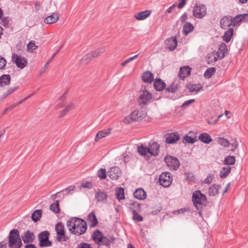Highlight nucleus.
<instances>
[{
  "mask_svg": "<svg viewBox=\"0 0 248 248\" xmlns=\"http://www.w3.org/2000/svg\"><path fill=\"white\" fill-rule=\"evenodd\" d=\"M121 170L118 167H114L110 169L108 172V176L113 180H117L120 176Z\"/></svg>",
  "mask_w": 248,
  "mask_h": 248,
  "instance_id": "dca6fc26",
  "label": "nucleus"
},
{
  "mask_svg": "<svg viewBox=\"0 0 248 248\" xmlns=\"http://www.w3.org/2000/svg\"><path fill=\"white\" fill-rule=\"evenodd\" d=\"M11 77L9 75H3L0 78V86H5L10 84Z\"/></svg>",
  "mask_w": 248,
  "mask_h": 248,
  "instance_id": "cd10ccee",
  "label": "nucleus"
},
{
  "mask_svg": "<svg viewBox=\"0 0 248 248\" xmlns=\"http://www.w3.org/2000/svg\"><path fill=\"white\" fill-rule=\"evenodd\" d=\"M166 47L170 50H173L177 46V40L175 37H172L165 40Z\"/></svg>",
  "mask_w": 248,
  "mask_h": 248,
  "instance_id": "2eb2a0df",
  "label": "nucleus"
},
{
  "mask_svg": "<svg viewBox=\"0 0 248 248\" xmlns=\"http://www.w3.org/2000/svg\"><path fill=\"white\" fill-rule=\"evenodd\" d=\"M172 181V176L170 172H162L159 176V182L164 187L169 186L171 184Z\"/></svg>",
  "mask_w": 248,
  "mask_h": 248,
  "instance_id": "39448f33",
  "label": "nucleus"
},
{
  "mask_svg": "<svg viewBox=\"0 0 248 248\" xmlns=\"http://www.w3.org/2000/svg\"><path fill=\"white\" fill-rule=\"evenodd\" d=\"M138 152L141 155H145L147 154H149V150L148 147H147L143 145V144H141L139 145L137 147Z\"/></svg>",
  "mask_w": 248,
  "mask_h": 248,
  "instance_id": "f704fd0d",
  "label": "nucleus"
},
{
  "mask_svg": "<svg viewBox=\"0 0 248 248\" xmlns=\"http://www.w3.org/2000/svg\"><path fill=\"white\" fill-rule=\"evenodd\" d=\"M74 104L73 103H69L68 104L63 111L61 113V116L63 117L67 112L72 110L74 108Z\"/></svg>",
  "mask_w": 248,
  "mask_h": 248,
  "instance_id": "603ef678",
  "label": "nucleus"
},
{
  "mask_svg": "<svg viewBox=\"0 0 248 248\" xmlns=\"http://www.w3.org/2000/svg\"><path fill=\"white\" fill-rule=\"evenodd\" d=\"M191 72V68L188 66H185L181 67L180 69L179 77L182 79L190 75Z\"/></svg>",
  "mask_w": 248,
  "mask_h": 248,
  "instance_id": "aec40b11",
  "label": "nucleus"
},
{
  "mask_svg": "<svg viewBox=\"0 0 248 248\" xmlns=\"http://www.w3.org/2000/svg\"><path fill=\"white\" fill-rule=\"evenodd\" d=\"M75 189V186L71 185L65 188L63 191H65L67 194H72Z\"/></svg>",
  "mask_w": 248,
  "mask_h": 248,
  "instance_id": "e2e57ef3",
  "label": "nucleus"
},
{
  "mask_svg": "<svg viewBox=\"0 0 248 248\" xmlns=\"http://www.w3.org/2000/svg\"><path fill=\"white\" fill-rule=\"evenodd\" d=\"M220 188V186L217 184L211 185L208 189V195L210 196H215L218 194V191Z\"/></svg>",
  "mask_w": 248,
  "mask_h": 248,
  "instance_id": "5701e85b",
  "label": "nucleus"
},
{
  "mask_svg": "<svg viewBox=\"0 0 248 248\" xmlns=\"http://www.w3.org/2000/svg\"><path fill=\"white\" fill-rule=\"evenodd\" d=\"M88 219L92 222V225L93 226H96L98 223L97 219L93 213H91L89 214L88 216Z\"/></svg>",
  "mask_w": 248,
  "mask_h": 248,
  "instance_id": "de8ad7c7",
  "label": "nucleus"
},
{
  "mask_svg": "<svg viewBox=\"0 0 248 248\" xmlns=\"http://www.w3.org/2000/svg\"><path fill=\"white\" fill-rule=\"evenodd\" d=\"M192 13L196 18L202 19L206 14V7L203 4H197L194 7Z\"/></svg>",
  "mask_w": 248,
  "mask_h": 248,
  "instance_id": "0eeeda50",
  "label": "nucleus"
},
{
  "mask_svg": "<svg viewBox=\"0 0 248 248\" xmlns=\"http://www.w3.org/2000/svg\"><path fill=\"white\" fill-rule=\"evenodd\" d=\"M134 121V118L131 114L130 115L125 117L124 119V122L125 124H130L131 122Z\"/></svg>",
  "mask_w": 248,
  "mask_h": 248,
  "instance_id": "0e129e2a",
  "label": "nucleus"
},
{
  "mask_svg": "<svg viewBox=\"0 0 248 248\" xmlns=\"http://www.w3.org/2000/svg\"><path fill=\"white\" fill-rule=\"evenodd\" d=\"M92 183L91 182H86L85 183H83L81 184L80 186V188H85L87 189H91L93 187Z\"/></svg>",
  "mask_w": 248,
  "mask_h": 248,
  "instance_id": "bf43d9fd",
  "label": "nucleus"
},
{
  "mask_svg": "<svg viewBox=\"0 0 248 248\" xmlns=\"http://www.w3.org/2000/svg\"><path fill=\"white\" fill-rule=\"evenodd\" d=\"M221 27L225 29L227 27L232 26V18L230 19L227 16H224L220 22Z\"/></svg>",
  "mask_w": 248,
  "mask_h": 248,
  "instance_id": "393cba45",
  "label": "nucleus"
},
{
  "mask_svg": "<svg viewBox=\"0 0 248 248\" xmlns=\"http://www.w3.org/2000/svg\"><path fill=\"white\" fill-rule=\"evenodd\" d=\"M165 161L167 165L172 170H176L180 166V162L177 158L171 156H166Z\"/></svg>",
  "mask_w": 248,
  "mask_h": 248,
  "instance_id": "9d476101",
  "label": "nucleus"
},
{
  "mask_svg": "<svg viewBox=\"0 0 248 248\" xmlns=\"http://www.w3.org/2000/svg\"><path fill=\"white\" fill-rule=\"evenodd\" d=\"M66 226L71 233L78 236L84 234L87 229L86 221L78 217L69 219L66 222Z\"/></svg>",
  "mask_w": 248,
  "mask_h": 248,
  "instance_id": "f257e3e1",
  "label": "nucleus"
},
{
  "mask_svg": "<svg viewBox=\"0 0 248 248\" xmlns=\"http://www.w3.org/2000/svg\"><path fill=\"white\" fill-rule=\"evenodd\" d=\"M94 56L92 51L87 53L85 57L81 60V63L84 64H87L92 60L94 58Z\"/></svg>",
  "mask_w": 248,
  "mask_h": 248,
  "instance_id": "4c0bfd02",
  "label": "nucleus"
},
{
  "mask_svg": "<svg viewBox=\"0 0 248 248\" xmlns=\"http://www.w3.org/2000/svg\"><path fill=\"white\" fill-rule=\"evenodd\" d=\"M199 139L202 142L208 144L212 141L211 137L207 133H204L199 136Z\"/></svg>",
  "mask_w": 248,
  "mask_h": 248,
  "instance_id": "c756f323",
  "label": "nucleus"
},
{
  "mask_svg": "<svg viewBox=\"0 0 248 248\" xmlns=\"http://www.w3.org/2000/svg\"><path fill=\"white\" fill-rule=\"evenodd\" d=\"M231 170L232 168L230 166L222 167L220 171L219 176L221 178H226L231 172Z\"/></svg>",
  "mask_w": 248,
  "mask_h": 248,
  "instance_id": "c85d7f7f",
  "label": "nucleus"
},
{
  "mask_svg": "<svg viewBox=\"0 0 248 248\" xmlns=\"http://www.w3.org/2000/svg\"><path fill=\"white\" fill-rule=\"evenodd\" d=\"M139 56V54L136 55L132 57H130L127 59L126 60L124 61L122 63V65L123 66H125L128 63L130 62L135 60L137 59Z\"/></svg>",
  "mask_w": 248,
  "mask_h": 248,
  "instance_id": "052dcab7",
  "label": "nucleus"
},
{
  "mask_svg": "<svg viewBox=\"0 0 248 248\" xmlns=\"http://www.w3.org/2000/svg\"><path fill=\"white\" fill-rule=\"evenodd\" d=\"M233 29L232 28L229 29L225 32L223 38L226 42L228 43L231 40L233 35Z\"/></svg>",
  "mask_w": 248,
  "mask_h": 248,
  "instance_id": "473e14b6",
  "label": "nucleus"
},
{
  "mask_svg": "<svg viewBox=\"0 0 248 248\" xmlns=\"http://www.w3.org/2000/svg\"><path fill=\"white\" fill-rule=\"evenodd\" d=\"M238 146V142L235 139H232L229 142V147H231V150L232 152H234L235 149Z\"/></svg>",
  "mask_w": 248,
  "mask_h": 248,
  "instance_id": "8fccbe9b",
  "label": "nucleus"
},
{
  "mask_svg": "<svg viewBox=\"0 0 248 248\" xmlns=\"http://www.w3.org/2000/svg\"><path fill=\"white\" fill-rule=\"evenodd\" d=\"M34 233L29 230L24 232L22 236V239L25 244L31 243L34 239Z\"/></svg>",
  "mask_w": 248,
  "mask_h": 248,
  "instance_id": "4468645a",
  "label": "nucleus"
},
{
  "mask_svg": "<svg viewBox=\"0 0 248 248\" xmlns=\"http://www.w3.org/2000/svg\"><path fill=\"white\" fill-rule=\"evenodd\" d=\"M22 245L19 232L17 229L12 230L8 236V247L9 248H20Z\"/></svg>",
  "mask_w": 248,
  "mask_h": 248,
  "instance_id": "f03ea898",
  "label": "nucleus"
},
{
  "mask_svg": "<svg viewBox=\"0 0 248 248\" xmlns=\"http://www.w3.org/2000/svg\"><path fill=\"white\" fill-rule=\"evenodd\" d=\"M151 14V11L145 10L144 11H141L135 14L134 17L138 20H143L149 17Z\"/></svg>",
  "mask_w": 248,
  "mask_h": 248,
  "instance_id": "412c9836",
  "label": "nucleus"
},
{
  "mask_svg": "<svg viewBox=\"0 0 248 248\" xmlns=\"http://www.w3.org/2000/svg\"><path fill=\"white\" fill-rule=\"evenodd\" d=\"M103 238L102 234L99 230L95 231L92 235V238L97 243L101 242Z\"/></svg>",
  "mask_w": 248,
  "mask_h": 248,
  "instance_id": "2f4dec72",
  "label": "nucleus"
},
{
  "mask_svg": "<svg viewBox=\"0 0 248 248\" xmlns=\"http://www.w3.org/2000/svg\"><path fill=\"white\" fill-rule=\"evenodd\" d=\"M50 209L55 213H58L60 211L59 201H56L50 206Z\"/></svg>",
  "mask_w": 248,
  "mask_h": 248,
  "instance_id": "c03bdc74",
  "label": "nucleus"
},
{
  "mask_svg": "<svg viewBox=\"0 0 248 248\" xmlns=\"http://www.w3.org/2000/svg\"><path fill=\"white\" fill-rule=\"evenodd\" d=\"M154 85L157 91H162L165 86V83L160 79H156L154 81Z\"/></svg>",
  "mask_w": 248,
  "mask_h": 248,
  "instance_id": "7c9ffc66",
  "label": "nucleus"
},
{
  "mask_svg": "<svg viewBox=\"0 0 248 248\" xmlns=\"http://www.w3.org/2000/svg\"><path fill=\"white\" fill-rule=\"evenodd\" d=\"M98 176L101 179H104L106 178V170L105 169H100L98 171Z\"/></svg>",
  "mask_w": 248,
  "mask_h": 248,
  "instance_id": "864d4df0",
  "label": "nucleus"
},
{
  "mask_svg": "<svg viewBox=\"0 0 248 248\" xmlns=\"http://www.w3.org/2000/svg\"><path fill=\"white\" fill-rule=\"evenodd\" d=\"M38 47V46L36 45L35 43L33 41H30L27 45V49L30 52H32Z\"/></svg>",
  "mask_w": 248,
  "mask_h": 248,
  "instance_id": "09e8293b",
  "label": "nucleus"
},
{
  "mask_svg": "<svg viewBox=\"0 0 248 248\" xmlns=\"http://www.w3.org/2000/svg\"><path fill=\"white\" fill-rule=\"evenodd\" d=\"M105 51L104 47H102L96 49L94 51H92L95 58L100 56Z\"/></svg>",
  "mask_w": 248,
  "mask_h": 248,
  "instance_id": "3c124183",
  "label": "nucleus"
},
{
  "mask_svg": "<svg viewBox=\"0 0 248 248\" xmlns=\"http://www.w3.org/2000/svg\"><path fill=\"white\" fill-rule=\"evenodd\" d=\"M180 139V136L177 133L168 134L166 138V142L168 144H175Z\"/></svg>",
  "mask_w": 248,
  "mask_h": 248,
  "instance_id": "ddd939ff",
  "label": "nucleus"
},
{
  "mask_svg": "<svg viewBox=\"0 0 248 248\" xmlns=\"http://www.w3.org/2000/svg\"><path fill=\"white\" fill-rule=\"evenodd\" d=\"M134 197L139 200H144L146 197L145 191L142 188H138L134 192Z\"/></svg>",
  "mask_w": 248,
  "mask_h": 248,
  "instance_id": "b1692460",
  "label": "nucleus"
},
{
  "mask_svg": "<svg viewBox=\"0 0 248 248\" xmlns=\"http://www.w3.org/2000/svg\"><path fill=\"white\" fill-rule=\"evenodd\" d=\"M131 114L134 118V121H138L144 118L146 116L147 113L145 110L140 109L133 111Z\"/></svg>",
  "mask_w": 248,
  "mask_h": 248,
  "instance_id": "f8f14e48",
  "label": "nucleus"
},
{
  "mask_svg": "<svg viewBox=\"0 0 248 248\" xmlns=\"http://www.w3.org/2000/svg\"><path fill=\"white\" fill-rule=\"evenodd\" d=\"M7 62L5 59L2 57H0V69H3L6 65Z\"/></svg>",
  "mask_w": 248,
  "mask_h": 248,
  "instance_id": "69168bd1",
  "label": "nucleus"
},
{
  "mask_svg": "<svg viewBox=\"0 0 248 248\" xmlns=\"http://www.w3.org/2000/svg\"><path fill=\"white\" fill-rule=\"evenodd\" d=\"M177 88V85L175 83H172L167 88V91L170 93H174Z\"/></svg>",
  "mask_w": 248,
  "mask_h": 248,
  "instance_id": "13d9d810",
  "label": "nucleus"
},
{
  "mask_svg": "<svg viewBox=\"0 0 248 248\" xmlns=\"http://www.w3.org/2000/svg\"><path fill=\"white\" fill-rule=\"evenodd\" d=\"M216 52L217 53L218 57L219 58V59L223 58L228 52L226 45L224 43L220 44L218 46V50Z\"/></svg>",
  "mask_w": 248,
  "mask_h": 248,
  "instance_id": "6ab92c4d",
  "label": "nucleus"
},
{
  "mask_svg": "<svg viewBox=\"0 0 248 248\" xmlns=\"http://www.w3.org/2000/svg\"><path fill=\"white\" fill-rule=\"evenodd\" d=\"M152 93L146 90L141 91L138 98L140 105H145L152 99Z\"/></svg>",
  "mask_w": 248,
  "mask_h": 248,
  "instance_id": "6e6552de",
  "label": "nucleus"
},
{
  "mask_svg": "<svg viewBox=\"0 0 248 248\" xmlns=\"http://www.w3.org/2000/svg\"><path fill=\"white\" fill-rule=\"evenodd\" d=\"M114 238L112 236L103 237L101 242H102L103 244L108 246L114 242Z\"/></svg>",
  "mask_w": 248,
  "mask_h": 248,
  "instance_id": "a19ab883",
  "label": "nucleus"
},
{
  "mask_svg": "<svg viewBox=\"0 0 248 248\" xmlns=\"http://www.w3.org/2000/svg\"><path fill=\"white\" fill-rule=\"evenodd\" d=\"M217 142L224 147H229V142L223 138L219 137L217 139Z\"/></svg>",
  "mask_w": 248,
  "mask_h": 248,
  "instance_id": "49530a36",
  "label": "nucleus"
},
{
  "mask_svg": "<svg viewBox=\"0 0 248 248\" xmlns=\"http://www.w3.org/2000/svg\"><path fill=\"white\" fill-rule=\"evenodd\" d=\"M59 19V15L57 13H54L51 15L46 17L44 22L47 24H52L57 22Z\"/></svg>",
  "mask_w": 248,
  "mask_h": 248,
  "instance_id": "a211bd4d",
  "label": "nucleus"
},
{
  "mask_svg": "<svg viewBox=\"0 0 248 248\" xmlns=\"http://www.w3.org/2000/svg\"><path fill=\"white\" fill-rule=\"evenodd\" d=\"M214 178V176L213 174H209L206 177V178L204 179V180L203 181V183L209 185L212 182Z\"/></svg>",
  "mask_w": 248,
  "mask_h": 248,
  "instance_id": "6e6d98bb",
  "label": "nucleus"
},
{
  "mask_svg": "<svg viewBox=\"0 0 248 248\" xmlns=\"http://www.w3.org/2000/svg\"><path fill=\"white\" fill-rule=\"evenodd\" d=\"M195 99H190V100H187V101L184 102L182 104L181 107L184 108L185 107L188 106L189 105H190L191 104L194 103L195 102Z\"/></svg>",
  "mask_w": 248,
  "mask_h": 248,
  "instance_id": "338daca9",
  "label": "nucleus"
},
{
  "mask_svg": "<svg viewBox=\"0 0 248 248\" xmlns=\"http://www.w3.org/2000/svg\"><path fill=\"white\" fill-rule=\"evenodd\" d=\"M12 61L16 64L18 68L21 69L25 68L27 64V61L24 57L18 55L16 53H13Z\"/></svg>",
  "mask_w": 248,
  "mask_h": 248,
  "instance_id": "423d86ee",
  "label": "nucleus"
},
{
  "mask_svg": "<svg viewBox=\"0 0 248 248\" xmlns=\"http://www.w3.org/2000/svg\"><path fill=\"white\" fill-rule=\"evenodd\" d=\"M77 248H91L89 244L86 243H81L78 245Z\"/></svg>",
  "mask_w": 248,
  "mask_h": 248,
  "instance_id": "774afa93",
  "label": "nucleus"
},
{
  "mask_svg": "<svg viewBox=\"0 0 248 248\" xmlns=\"http://www.w3.org/2000/svg\"><path fill=\"white\" fill-rule=\"evenodd\" d=\"M111 129H108L106 130H101L99 131L95 138V141H97L100 139L104 138L109 135Z\"/></svg>",
  "mask_w": 248,
  "mask_h": 248,
  "instance_id": "bb28decb",
  "label": "nucleus"
},
{
  "mask_svg": "<svg viewBox=\"0 0 248 248\" xmlns=\"http://www.w3.org/2000/svg\"><path fill=\"white\" fill-rule=\"evenodd\" d=\"M192 200L194 205L199 209L205 203L207 199L205 195L202 193L200 190H197L193 193Z\"/></svg>",
  "mask_w": 248,
  "mask_h": 248,
  "instance_id": "7ed1b4c3",
  "label": "nucleus"
},
{
  "mask_svg": "<svg viewBox=\"0 0 248 248\" xmlns=\"http://www.w3.org/2000/svg\"><path fill=\"white\" fill-rule=\"evenodd\" d=\"M62 48V46H61L52 56V57L48 60L46 63L45 65L42 68L41 70V73H43L45 72L47 68L48 64L51 62L52 59L54 58V57L57 55V54L60 51L61 49Z\"/></svg>",
  "mask_w": 248,
  "mask_h": 248,
  "instance_id": "79ce46f5",
  "label": "nucleus"
},
{
  "mask_svg": "<svg viewBox=\"0 0 248 248\" xmlns=\"http://www.w3.org/2000/svg\"><path fill=\"white\" fill-rule=\"evenodd\" d=\"M195 139L188 136H185L184 137L183 142L188 143H193L195 142Z\"/></svg>",
  "mask_w": 248,
  "mask_h": 248,
  "instance_id": "4d7b16f0",
  "label": "nucleus"
},
{
  "mask_svg": "<svg viewBox=\"0 0 248 248\" xmlns=\"http://www.w3.org/2000/svg\"><path fill=\"white\" fill-rule=\"evenodd\" d=\"M133 219L138 222H140L143 220V217L140 214H139L135 210H133Z\"/></svg>",
  "mask_w": 248,
  "mask_h": 248,
  "instance_id": "5fc2aeb1",
  "label": "nucleus"
},
{
  "mask_svg": "<svg viewBox=\"0 0 248 248\" xmlns=\"http://www.w3.org/2000/svg\"><path fill=\"white\" fill-rule=\"evenodd\" d=\"M42 216V210H36L33 212L31 215V218L33 221L34 222H37L38 221Z\"/></svg>",
  "mask_w": 248,
  "mask_h": 248,
  "instance_id": "ea45409f",
  "label": "nucleus"
},
{
  "mask_svg": "<svg viewBox=\"0 0 248 248\" xmlns=\"http://www.w3.org/2000/svg\"><path fill=\"white\" fill-rule=\"evenodd\" d=\"M154 78V75L149 71L145 72L142 76V78L144 82L148 83L153 81Z\"/></svg>",
  "mask_w": 248,
  "mask_h": 248,
  "instance_id": "a878e982",
  "label": "nucleus"
},
{
  "mask_svg": "<svg viewBox=\"0 0 248 248\" xmlns=\"http://www.w3.org/2000/svg\"><path fill=\"white\" fill-rule=\"evenodd\" d=\"M17 89V87L9 88L6 92H5L3 93V96L4 97L8 96L9 95L12 94L15 91H16Z\"/></svg>",
  "mask_w": 248,
  "mask_h": 248,
  "instance_id": "680f3d73",
  "label": "nucleus"
},
{
  "mask_svg": "<svg viewBox=\"0 0 248 248\" xmlns=\"http://www.w3.org/2000/svg\"><path fill=\"white\" fill-rule=\"evenodd\" d=\"M55 230L57 232V240L59 242H64L67 240L65 235L64 228L61 223H58L55 225Z\"/></svg>",
  "mask_w": 248,
  "mask_h": 248,
  "instance_id": "1a4fd4ad",
  "label": "nucleus"
},
{
  "mask_svg": "<svg viewBox=\"0 0 248 248\" xmlns=\"http://www.w3.org/2000/svg\"><path fill=\"white\" fill-rule=\"evenodd\" d=\"M202 88V86L200 84H195L189 85L188 89L190 92H198Z\"/></svg>",
  "mask_w": 248,
  "mask_h": 248,
  "instance_id": "37998d69",
  "label": "nucleus"
},
{
  "mask_svg": "<svg viewBox=\"0 0 248 248\" xmlns=\"http://www.w3.org/2000/svg\"><path fill=\"white\" fill-rule=\"evenodd\" d=\"M194 29L193 25L189 22H186L183 26V32L185 35L188 34Z\"/></svg>",
  "mask_w": 248,
  "mask_h": 248,
  "instance_id": "72a5a7b5",
  "label": "nucleus"
},
{
  "mask_svg": "<svg viewBox=\"0 0 248 248\" xmlns=\"http://www.w3.org/2000/svg\"><path fill=\"white\" fill-rule=\"evenodd\" d=\"M159 145L155 142L150 144L148 147L149 154L153 156L158 155L159 153Z\"/></svg>",
  "mask_w": 248,
  "mask_h": 248,
  "instance_id": "f3484780",
  "label": "nucleus"
},
{
  "mask_svg": "<svg viewBox=\"0 0 248 248\" xmlns=\"http://www.w3.org/2000/svg\"><path fill=\"white\" fill-rule=\"evenodd\" d=\"M248 14H244L236 16L232 18V26H238L242 22H246L248 20Z\"/></svg>",
  "mask_w": 248,
  "mask_h": 248,
  "instance_id": "9b49d317",
  "label": "nucleus"
},
{
  "mask_svg": "<svg viewBox=\"0 0 248 248\" xmlns=\"http://www.w3.org/2000/svg\"><path fill=\"white\" fill-rule=\"evenodd\" d=\"M219 58L218 57L217 53L216 51L212 52L208 54V62L212 63L217 61Z\"/></svg>",
  "mask_w": 248,
  "mask_h": 248,
  "instance_id": "e433bc0d",
  "label": "nucleus"
},
{
  "mask_svg": "<svg viewBox=\"0 0 248 248\" xmlns=\"http://www.w3.org/2000/svg\"><path fill=\"white\" fill-rule=\"evenodd\" d=\"M216 68L215 67H211L208 68L205 72L204 76L206 78H210L216 72Z\"/></svg>",
  "mask_w": 248,
  "mask_h": 248,
  "instance_id": "a18cd8bd",
  "label": "nucleus"
},
{
  "mask_svg": "<svg viewBox=\"0 0 248 248\" xmlns=\"http://www.w3.org/2000/svg\"><path fill=\"white\" fill-rule=\"evenodd\" d=\"M108 196L106 192L99 190L95 193V198L98 202H105L107 201Z\"/></svg>",
  "mask_w": 248,
  "mask_h": 248,
  "instance_id": "4be33fe9",
  "label": "nucleus"
},
{
  "mask_svg": "<svg viewBox=\"0 0 248 248\" xmlns=\"http://www.w3.org/2000/svg\"><path fill=\"white\" fill-rule=\"evenodd\" d=\"M116 198L119 201L124 199V189L122 187L117 188L116 189Z\"/></svg>",
  "mask_w": 248,
  "mask_h": 248,
  "instance_id": "c9c22d12",
  "label": "nucleus"
},
{
  "mask_svg": "<svg viewBox=\"0 0 248 248\" xmlns=\"http://www.w3.org/2000/svg\"><path fill=\"white\" fill-rule=\"evenodd\" d=\"M49 234V232L46 231L41 232L38 235L39 245L41 247H47L52 245L48 239Z\"/></svg>",
  "mask_w": 248,
  "mask_h": 248,
  "instance_id": "20e7f679",
  "label": "nucleus"
},
{
  "mask_svg": "<svg viewBox=\"0 0 248 248\" xmlns=\"http://www.w3.org/2000/svg\"><path fill=\"white\" fill-rule=\"evenodd\" d=\"M225 165H232L235 163V157L233 156L228 155L226 157L224 160Z\"/></svg>",
  "mask_w": 248,
  "mask_h": 248,
  "instance_id": "58836bf2",
  "label": "nucleus"
}]
</instances>
